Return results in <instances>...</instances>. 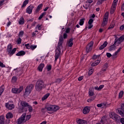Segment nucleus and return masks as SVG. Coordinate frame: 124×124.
<instances>
[{
    "mask_svg": "<svg viewBox=\"0 0 124 124\" xmlns=\"http://www.w3.org/2000/svg\"><path fill=\"white\" fill-rule=\"evenodd\" d=\"M63 41V37L62 35H60L58 46L56 47V49L55 50V62H57V61H58V59L61 58V54H62V51L61 50L62 49Z\"/></svg>",
    "mask_w": 124,
    "mask_h": 124,
    "instance_id": "nucleus-1",
    "label": "nucleus"
},
{
    "mask_svg": "<svg viewBox=\"0 0 124 124\" xmlns=\"http://www.w3.org/2000/svg\"><path fill=\"white\" fill-rule=\"evenodd\" d=\"M114 40V43L113 45L110 46H109V50L113 51V50H115V48H116V44H121V43H123V41L124 40V35H123L120 37H118L115 35Z\"/></svg>",
    "mask_w": 124,
    "mask_h": 124,
    "instance_id": "nucleus-2",
    "label": "nucleus"
},
{
    "mask_svg": "<svg viewBox=\"0 0 124 124\" xmlns=\"http://www.w3.org/2000/svg\"><path fill=\"white\" fill-rule=\"evenodd\" d=\"M45 88V83L42 79H39L37 81L35 85V89L36 92H41L43 89Z\"/></svg>",
    "mask_w": 124,
    "mask_h": 124,
    "instance_id": "nucleus-3",
    "label": "nucleus"
},
{
    "mask_svg": "<svg viewBox=\"0 0 124 124\" xmlns=\"http://www.w3.org/2000/svg\"><path fill=\"white\" fill-rule=\"evenodd\" d=\"M13 46L11 44H9L7 47L6 51L8 52V55H9V56H13L17 50V48H14L13 49Z\"/></svg>",
    "mask_w": 124,
    "mask_h": 124,
    "instance_id": "nucleus-4",
    "label": "nucleus"
},
{
    "mask_svg": "<svg viewBox=\"0 0 124 124\" xmlns=\"http://www.w3.org/2000/svg\"><path fill=\"white\" fill-rule=\"evenodd\" d=\"M34 88V85L32 84H30L27 86L25 89V91L24 93V95H30L31 93L32 90Z\"/></svg>",
    "mask_w": 124,
    "mask_h": 124,
    "instance_id": "nucleus-5",
    "label": "nucleus"
},
{
    "mask_svg": "<svg viewBox=\"0 0 124 124\" xmlns=\"http://www.w3.org/2000/svg\"><path fill=\"white\" fill-rule=\"evenodd\" d=\"M109 117L113 119V120H114L115 121H116L117 123H120V120H121V117L119 115H118L116 114H115L114 112H111L109 114Z\"/></svg>",
    "mask_w": 124,
    "mask_h": 124,
    "instance_id": "nucleus-6",
    "label": "nucleus"
},
{
    "mask_svg": "<svg viewBox=\"0 0 124 124\" xmlns=\"http://www.w3.org/2000/svg\"><path fill=\"white\" fill-rule=\"evenodd\" d=\"M27 115V114L26 113H23L21 117L17 119V124H25V123H26V120L25 119V118H26V115Z\"/></svg>",
    "mask_w": 124,
    "mask_h": 124,
    "instance_id": "nucleus-7",
    "label": "nucleus"
},
{
    "mask_svg": "<svg viewBox=\"0 0 124 124\" xmlns=\"http://www.w3.org/2000/svg\"><path fill=\"white\" fill-rule=\"evenodd\" d=\"M23 87L21 86L19 88H13L12 92L13 93H20L22 91H23Z\"/></svg>",
    "mask_w": 124,
    "mask_h": 124,
    "instance_id": "nucleus-8",
    "label": "nucleus"
},
{
    "mask_svg": "<svg viewBox=\"0 0 124 124\" xmlns=\"http://www.w3.org/2000/svg\"><path fill=\"white\" fill-rule=\"evenodd\" d=\"M93 41L90 42V43L88 44L86 46V52L89 53L93 49Z\"/></svg>",
    "mask_w": 124,
    "mask_h": 124,
    "instance_id": "nucleus-9",
    "label": "nucleus"
},
{
    "mask_svg": "<svg viewBox=\"0 0 124 124\" xmlns=\"http://www.w3.org/2000/svg\"><path fill=\"white\" fill-rule=\"evenodd\" d=\"M118 112L122 117H124V103L121 104V108L118 109Z\"/></svg>",
    "mask_w": 124,
    "mask_h": 124,
    "instance_id": "nucleus-10",
    "label": "nucleus"
},
{
    "mask_svg": "<svg viewBox=\"0 0 124 124\" xmlns=\"http://www.w3.org/2000/svg\"><path fill=\"white\" fill-rule=\"evenodd\" d=\"M5 107L9 110H12L15 108V105L13 104H9V103H6L5 104Z\"/></svg>",
    "mask_w": 124,
    "mask_h": 124,
    "instance_id": "nucleus-11",
    "label": "nucleus"
},
{
    "mask_svg": "<svg viewBox=\"0 0 124 124\" xmlns=\"http://www.w3.org/2000/svg\"><path fill=\"white\" fill-rule=\"evenodd\" d=\"M34 8V6L32 5H30L26 9V13L28 14H31L32 13V9Z\"/></svg>",
    "mask_w": 124,
    "mask_h": 124,
    "instance_id": "nucleus-12",
    "label": "nucleus"
},
{
    "mask_svg": "<svg viewBox=\"0 0 124 124\" xmlns=\"http://www.w3.org/2000/svg\"><path fill=\"white\" fill-rule=\"evenodd\" d=\"M73 40H74V38H70L67 43V46L72 47L73 46Z\"/></svg>",
    "mask_w": 124,
    "mask_h": 124,
    "instance_id": "nucleus-13",
    "label": "nucleus"
},
{
    "mask_svg": "<svg viewBox=\"0 0 124 124\" xmlns=\"http://www.w3.org/2000/svg\"><path fill=\"white\" fill-rule=\"evenodd\" d=\"M90 107H85L83 109V113L84 115H87V114H89L90 113Z\"/></svg>",
    "mask_w": 124,
    "mask_h": 124,
    "instance_id": "nucleus-14",
    "label": "nucleus"
},
{
    "mask_svg": "<svg viewBox=\"0 0 124 124\" xmlns=\"http://www.w3.org/2000/svg\"><path fill=\"white\" fill-rule=\"evenodd\" d=\"M44 66H45V64H44V63H40L38 67V70L40 72H42L43 68H44Z\"/></svg>",
    "mask_w": 124,
    "mask_h": 124,
    "instance_id": "nucleus-15",
    "label": "nucleus"
},
{
    "mask_svg": "<svg viewBox=\"0 0 124 124\" xmlns=\"http://www.w3.org/2000/svg\"><path fill=\"white\" fill-rule=\"evenodd\" d=\"M107 45H108V43L107 41L104 42L103 44L99 47V50H103Z\"/></svg>",
    "mask_w": 124,
    "mask_h": 124,
    "instance_id": "nucleus-16",
    "label": "nucleus"
},
{
    "mask_svg": "<svg viewBox=\"0 0 124 124\" xmlns=\"http://www.w3.org/2000/svg\"><path fill=\"white\" fill-rule=\"evenodd\" d=\"M26 55V52H25L23 50H21L20 51H19L16 54V56H17V57H20L21 56H25Z\"/></svg>",
    "mask_w": 124,
    "mask_h": 124,
    "instance_id": "nucleus-17",
    "label": "nucleus"
},
{
    "mask_svg": "<svg viewBox=\"0 0 124 124\" xmlns=\"http://www.w3.org/2000/svg\"><path fill=\"white\" fill-rule=\"evenodd\" d=\"M43 7V4L41 3L38 5L37 6L36 9V12L37 13V12H39L41 9H42V7Z\"/></svg>",
    "mask_w": 124,
    "mask_h": 124,
    "instance_id": "nucleus-18",
    "label": "nucleus"
},
{
    "mask_svg": "<svg viewBox=\"0 0 124 124\" xmlns=\"http://www.w3.org/2000/svg\"><path fill=\"white\" fill-rule=\"evenodd\" d=\"M5 117H4V116L1 115L0 116V124H4Z\"/></svg>",
    "mask_w": 124,
    "mask_h": 124,
    "instance_id": "nucleus-19",
    "label": "nucleus"
},
{
    "mask_svg": "<svg viewBox=\"0 0 124 124\" xmlns=\"http://www.w3.org/2000/svg\"><path fill=\"white\" fill-rule=\"evenodd\" d=\"M78 124H87V121L86 120L79 119L77 121Z\"/></svg>",
    "mask_w": 124,
    "mask_h": 124,
    "instance_id": "nucleus-20",
    "label": "nucleus"
},
{
    "mask_svg": "<svg viewBox=\"0 0 124 124\" xmlns=\"http://www.w3.org/2000/svg\"><path fill=\"white\" fill-rule=\"evenodd\" d=\"M21 105L22 106V107H28L29 105V103H28L27 102L22 101L21 102Z\"/></svg>",
    "mask_w": 124,
    "mask_h": 124,
    "instance_id": "nucleus-21",
    "label": "nucleus"
},
{
    "mask_svg": "<svg viewBox=\"0 0 124 124\" xmlns=\"http://www.w3.org/2000/svg\"><path fill=\"white\" fill-rule=\"evenodd\" d=\"M58 110H60V107L52 105V111H53V112H57Z\"/></svg>",
    "mask_w": 124,
    "mask_h": 124,
    "instance_id": "nucleus-22",
    "label": "nucleus"
},
{
    "mask_svg": "<svg viewBox=\"0 0 124 124\" xmlns=\"http://www.w3.org/2000/svg\"><path fill=\"white\" fill-rule=\"evenodd\" d=\"M100 62V60H96L94 62L92 63L91 66L93 67V66H96V65H97Z\"/></svg>",
    "mask_w": 124,
    "mask_h": 124,
    "instance_id": "nucleus-23",
    "label": "nucleus"
},
{
    "mask_svg": "<svg viewBox=\"0 0 124 124\" xmlns=\"http://www.w3.org/2000/svg\"><path fill=\"white\" fill-rule=\"evenodd\" d=\"M6 119H12L13 118V114L11 112L8 113L6 115Z\"/></svg>",
    "mask_w": 124,
    "mask_h": 124,
    "instance_id": "nucleus-24",
    "label": "nucleus"
},
{
    "mask_svg": "<svg viewBox=\"0 0 124 124\" xmlns=\"http://www.w3.org/2000/svg\"><path fill=\"white\" fill-rule=\"evenodd\" d=\"M50 96V93H47L42 98V101H44V100H46V99H47V97H49Z\"/></svg>",
    "mask_w": 124,
    "mask_h": 124,
    "instance_id": "nucleus-25",
    "label": "nucleus"
},
{
    "mask_svg": "<svg viewBox=\"0 0 124 124\" xmlns=\"http://www.w3.org/2000/svg\"><path fill=\"white\" fill-rule=\"evenodd\" d=\"M4 85L3 84L0 87V95H1V94H2V93L4 92Z\"/></svg>",
    "mask_w": 124,
    "mask_h": 124,
    "instance_id": "nucleus-26",
    "label": "nucleus"
},
{
    "mask_svg": "<svg viewBox=\"0 0 124 124\" xmlns=\"http://www.w3.org/2000/svg\"><path fill=\"white\" fill-rule=\"evenodd\" d=\"M25 23V19L23 17H21L19 19V25H24Z\"/></svg>",
    "mask_w": 124,
    "mask_h": 124,
    "instance_id": "nucleus-27",
    "label": "nucleus"
},
{
    "mask_svg": "<svg viewBox=\"0 0 124 124\" xmlns=\"http://www.w3.org/2000/svg\"><path fill=\"white\" fill-rule=\"evenodd\" d=\"M28 3H29V0H25L23 2L21 7H22V8L26 7V6L27 5V4H28Z\"/></svg>",
    "mask_w": 124,
    "mask_h": 124,
    "instance_id": "nucleus-28",
    "label": "nucleus"
},
{
    "mask_svg": "<svg viewBox=\"0 0 124 124\" xmlns=\"http://www.w3.org/2000/svg\"><path fill=\"white\" fill-rule=\"evenodd\" d=\"M46 108L48 111H53V105H52L46 107Z\"/></svg>",
    "mask_w": 124,
    "mask_h": 124,
    "instance_id": "nucleus-29",
    "label": "nucleus"
},
{
    "mask_svg": "<svg viewBox=\"0 0 124 124\" xmlns=\"http://www.w3.org/2000/svg\"><path fill=\"white\" fill-rule=\"evenodd\" d=\"M41 29H42V25H40V24L37 25L35 27V30H38V31L41 30Z\"/></svg>",
    "mask_w": 124,
    "mask_h": 124,
    "instance_id": "nucleus-30",
    "label": "nucleus"
},
{
    "mask_svg": "<svg viewBox=\"0 0 124 124\" xmlns=\"http://www.w3.org/2000/svg\"><path fill=\"white\" fill-rule=\"evenodd\" d=\"M93 68H92L90 70H89L88 72L89 76H91V75L93 74Z\"/></svg>",
    "mask_w": 124,
    "mask_h": 124,
    "instance_id": "nucleus-31",
    "label": "nucleus"
},
{
    "mask_svg": "<svg viewBox=\"0 0 124 124\" xmlns=\"http://www.w3.org/2000/svg\"><path fill=\"white\" fill-rule=\"evenodd\" d=\"M84 21H85V18H82L80 20V21L79 23L80 26H83V25H84Z\"/></svg>",
    "mask_w": 124,
    "mask_h": 124,
    "instance_id": "nucleus-32",
    "label": "nucleus"
},
{
    "mask_svg": "<svg viewBox=\"0 0 124 124\" xmlns=\"http://www.w3.org/2000/svg\"><path fill=\"white\" fill-rule=\"evenodd\" d=\"M45 15H46V12H44L39 17V20H41V18H43V17L44 16H45Z\"/></svg>",
    "mask_w": 124,
    "mask_h": 124,
    "instance_id": "nucleus-33",
    "label": "nucleus"
},
{
    "mask_svg": "<svg viewBox=\"0 0 124 124\" xmlns=\"http://www.w3.org/2000/svg\"><path fill=\"white\" fill-rule=\"evenodd\" d=\"M123 95H124V91H121L119 93V98H122V97H123Z\"/></svg>",
    "mask_w": 124,
    "mask_h": 124,
    "instance_id": "nucleus-34",
    "label": "nucleus"
},
{
    "mask_svg": "<svg viewBox=\"0 0 124 124\" xmlns=\"http://www.w3.org/2000/svg\"><path fill=\"white\" fill-rule=\"evenodd\" d=\"M47 71H50L51 69H52V65H47L46 67Z\"/></svg>",
    "mask_w": 124,
    "mask_h": 124,
    "instance_id": "nucleus-35",
    "label": "nucleus"
},
{
    "mask_svg": "<svg viewBox=\"0 0 124 124\" xmlns=\"http://www.w3.org/2000/svg\"><path fill=\"white\" fill-rule=\"evenodd\" d=\"M103 1H104V0H98L97 2V5H100V4H102Z\"/></svg>",
    "mask_w": 124,
    "mask_h": 124,
    "instance_id": "nucleus-36",
    "label": "nucleus"
},
{
    "mask_svg": "<svg viewBox=\"0 0 124 124\" xmlns=\"http://www.w3.org/2000/svg\"><path fill=\"white\" fill-rule=\"evenodd\" d=\"M122 47H120L117 51H116L114 53V55L115 56H117V55H118V54L119 53V52H121V50H122Z\"/></svg>",
    "mask_w": 124,
    "mask_h": 124,
    "instance_id": "nucleus-37",
    "label": "nucleus"
},
{
    "mask_svg": "<svg viewBox=\"0 0 124 124\" xmlns=\"http://www.w3.org/2000/svg\"><path fill=\"white\" fill-rule=\"evenodd\" d=\"M83 7H84V8H85V9H89V7H90V4H85V5H83Z\"/></svg>",
    "mask_w": 124,
    "mask_h": 124,
    "instance_id": "nucleus-38",
    "label": "nucleus"
},
{
    "mask_svg": "<svg viewBox=\"0 0 124 124\" xmlns=\"http://www.w3.org/2000/svg\"><path fill=\"white\" fill-rule=\"evenodd\" d=\"M31 115H27L26 116V119H25L26 122H27V121H29V120H30V119H31Z\"/></svg>",
    "mask_w": 124,
    "mask_h": 124,
    "instance_id": "nucleus-39",
    "label": "nucleus"
},
{
    "mask_svg": "<svg viewBox=\"0 0 124 124\" xmlns=\"http://www.w3.org/2000/svg\"><path fill=\"white\" fill-rule=\"evenodd\" d=\"M89 94L90 96H93V94H94V93H93V92L92 91H89Z\"/></svg>",
    "mask_w": 124,
    "mask_h": 124,
    "instance_id": "nucleus-40",
    "label": "nucleus"
},
{
    "mask_svg": "<svg viewBox=\"0 0 124 124\" xmlns=\"http://www.w3.org/2000/svg\"><path fill=\"white\" fill-rule=\"evenodd\" d=\"M93 23V19H90L89 21H88V24L89 25H92Z\"/></svg>",
    "mask_w": 124,
    "mask_h": 124,
    "instance_id": "nucleus-41",
    "label": "nucleus"
},
{
    "mask_svg": "<svg viewBox=\"0 0 124 124\" xmlns=\"http://www.w3.org/2000/svg\"><path fill=\"white\" fill-rule=\"evenodd\" d=\"M37 47V46H32V45H31V47H30V49H31V50H34V49H35L36 47Z\"/></svg>",
    "mask_w": 124,
    "mask_h": 124,
    "instance_id": "nucleus-42",
    "label": "nucleus"
},
{
    "mask_svg": "<svg viewBox=\"0 0 124 124\" xmlns=\"http://www.w3.org/2000/svg\"><path fill=\"white\" fill-rule=\"evenodd\" d=\"M24 31H21L19 32V36H20V37H22V36H23V35H24Z\"/></svg>",
    "mask_w": 124,
    "mask_h": 124,
    "instance_id": "nucleus-43",
    "label": "nucleus"
},
{
    "mask_svg": "<svg viewBox=\"0 0 124 124\" xmlns=\"http://www.w3.org/2000/svg\"><path fill=\"white\" fill-rule=\"evenodd\" d=\"M17 44H21V43H22V39H21V38H19L17 40Z\"/></svg>",
    "mask_w": 124,
    "mask_h": 124,
    "instance_id": "nucleus-44",
    "label": "nucleus"
},
{
    "mask_svg": "<svg viewBox=\"0 0 124 124\" xmlns=\"http://www.w3.org/2000/svg\"><path fill=\"white\" fill-rule=\"evenodd\" d=\"M28 107L29 108V111L32 112V107H31V106L29 105V106Z\"/></svg>",
    "mask_w": 124,
    "mask_h": 124,
    "instance_id": "nucleus-45",
    "label": "nucleus"
},
{
    "mask_svg": "<svg viewBox=\"0 0 124 124\" xmlns=\"http://www.w3.org/2000/svg\"><path fill=\"white\" fill-rule=\"evenodd\" d=\"M12 80L13 82H15L16 81H17V77H13L12 78Z\"/></svg>",
    "mask_w": 124,
    "mask_h": 124,
    "instance_id": "nucleus-46",
    "label": "nucleus"
},
{
    "mask_svg": "<svg viewBox=\"0 0 124 124\" xmlns=\"http://www.w3.org/2000/svg\"><path fill=\"white\" fill-rule=\"evenodd\" d=\"M108 68V64L107 63H106L103 66V68H104L105 69H107Z\"/></svg>",
    "mask_w": 124,
    "mask_h": 124,
    "instance_id": "nucleus-47",
    "label": "nucleus"
},
{
    "mask_svg": "<svg viewBox=\"0 0 124 124\" xmlns=\"http://www.w3.org/2000/svg\"><path fill=\"white\" fill-rule=\"evenodd\" d=\"M114 27V25L110 24L108 28V30H112V29H113Z\"/></svg>",
    "mask_w": 124,
    "mask_h": 124,
    "instance_id": "nucleus-48",
    "label": "nucleus"
},
{
    "mask_svg": "<svg viewBox=\"0 0 124 124\" xmlns=\"http://www.w3.org/2000/svg\"><path fill=\"white\" fill-rule=\"evenodd\" d=\"M106 56H107L108 58H111L112 57V54L109 52H107L106 53Z\"/></svg>",
    "mask_w": 124,
    "mask_h": 124,
    "instance_id": "nucleus-49",
    "label": "nucleus"
},
{
    "mask_svg": "<svg viewBox=\"0 0 124 124\" xmlns=\"http://www.w3.org/2000/svg\"><path fill=\"white\" fill-rule=\"evenodd\" d=\"M106 25H107V21H103L102 24V26L103 27H105V26H106Z\"/></svg>",
    "mask_w": 124,
    "mask_h": 124,
    "instance_id": "nucleus-50",
    "label": "nucleus"
},
{
    "mask_svg": "<svg viewBox=\"0 0 124 124\" xmlns=\"http://www.w3.org/2000/svg\"><path fill=\"white\" fill-rule=\"evenodd\" d=\"M25 47L27 49H31V46H30V44H27L25 45Z\"/></svg>",
    "mask_w": 124,
    "mask_h": 124,
    "instance_id": "nucleus-51",
    "label": "nucleus"
},
{
    "mask_svg": "<svg viewBox=\"0 0 124 124\" xmlns=\"http://www.w3.org/2000/svg\"><path fill=\"white\" fill-rule=\"evenodd\" d=\"M0 67H5V65L3 64L0 61Z\"/></svg>",
    "mask_w": 124,
    "mask_h": 124,
    "instance_id": "nucleus-52",
    "label": "nucleus"
},
{
    "mask_svg": "<svg viewBox=\"0 0 124 124\" xmlns=\"http://www.w3.org/2000/svg\"><path fill=\"white\" fill-rule=\"evenodd\" d=\"M116 7H117V5L112 4L111 8H112V9H115L116 10Z\"/></svg>",
    "mask_w": 124,
    "mask_h": 124,
    "instance_id": "nucleus-53",
    "label": "nucleus"
},
{
    "mask_svg": "<svg viewBox=\"0 0 124 124\" xmlns=\"http://www.w3.org/2000/svg\"><path fill=\"white\" fill-rule=\"evenodd\" d=\"M63 38L64 39H66V38H67V34L66 33L63 34Z\"/></svg>",
    "mask_w": 124,
    "mask_h": 124,
    "instance_id": "nucleus-54",
    "label": "nucleus"
},
{
    "mask_svg": "<svg viewBox=\"0 0 124 124\" xmlns=\"http://www.w3.org/2000/svg\"><path fill=\"white\" fill-rule=\"evenodd\" d=\"M120 123H121V124H124V118H120Z\"/></svg>",
    "mask_w": 124,
    "mask_h": 124,
    "instance_id": "nucleus-55",
    "label": "nucleus"
},
{
    "mask_svg": "<svg viewBox=\"0 0 124 124\" xmlns=\"http://www.w3.org/2000/svg\"><path fill=\"white\" fill-rule=\"evenodd\" d=\"M65 32L66 33H69V32H70V28H67L65 31Z\"/></svg>",
    "mask_w": 124,
    "mask_h": 124,
    "instance_id": "nucleus-56",
    "label": "nucleus"
},
{
    "mask_svg": "<svg viewBox=\"0 0 124 124\" xmlns=\"http://www.w3.org/2000/svg\"><path fill=\"white\" fill-rule=\"evenodd\" d=\"M115 10H116L115 9H112L111 8V9H110V14H114V12H115Z\"/></svg>",
    "mask_w": 124,
    "mask_h": 124,
    "instance_id": "nucleus-57",
    "label": "nucleus"
},
{
    "mask_svg": "<svg viewBox=\"0 0 124 124\" xmlns=\"http://www.w3.org/2000/svg\"><path fill=\"white\" fill-rule=\"evenodd\" d=\"M104 88V85H101L99 87V89H100V91H101Z\"/></svg>",
    "mask_w": 124,
    "mask_h": 124,
    "instance_id": "nucleus-58",
    "label": "nucleus"
},
{
    "mask_svg": "<svg viewBox=\"0 0 124 124\" xmlns=\"http://www.w3.org/2000/svg\"><path fill=\"white\" fill-rule=\"evenodd\" d=\"M112 4H118V0H114Z\"/></svg>",
    "mask_w": 124,
    "mask_h": 124,
    "instance_id": "nucleus-59",
    "label": "nucleus"
},
{
    "mask_svg": "<svg viewBox=\"0 0 124 124\" xmlns=\"http://www.w3.org/2000/svg\"><path fill=\"white\" fill-rule=\"evenodd\" d=\"M3 2H4V0L0 1V6H2V5H3Z\"/></svg>",
    "mask_w": 124,
    "mask_h": 124,
    "instance_id": "nucleus-60",
    "label": "nucleus"
},
{
    "mask_svg": "<svg viewBox=\"0 0 124 124\" xmlns=\"http://www.w3.org/2000/svg\"><path fill=\"white\" fill-rule=\"evenodd\" d=\"M97 58H98V56L97 55H94L93 57V60H96V59H97Z\"/></svg>",
    "mask_w": 124,
    "mask_h": 124,
    "instance_id": "nucleus-61",
    "label": "nucleus"
},
{
    "mask_svg": "<svg viewBox=\"0 0 124 124\" xmlns=\"http://www.w3.org/2000/svg\"><path fill=\"white\" fill-rule=\"evenodd\" d=\"M56 82H57V83H61V82H62V79L61 78H57L56 80Z\"/></svg>",
    "mask_w": 124,
    "mask_h": 124,
    "instance_id": "nucleus-62",
    "label": "nucleus"
},
{
    "mask_svg": "<svg viewBox=\"0 0 124 124\" xmlns=\"http://www.w3.org/2000/svg\"><path fill=\"white\" fill-rule=\"evenodd\" d=\"M83 76H81V77H79L78 78V81H82L83 80Z\"/></svg>",
    "mask_w": 124,
    "mask_h": 124,
    "instance_id": "nucleus-63",
    "label": "nucleus"
},
{
    "mask_svg": "<svg viewBox=\"0 0 124 124\" xmlns=\"http://www.w3.org/2000/svg\"><path fill=\"white\" fill-rule=\"evenodd\" d=\"M103 21L105 22H108V17H104L103 18Z\"/></svg>",
    "mask_w": 124,
    "mask_h": 124,
    "instance_id": "nucleus-64",
    "label": "nucleus"
}]
</instances>
